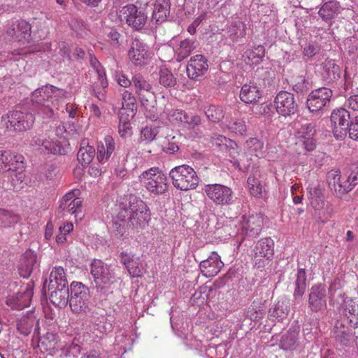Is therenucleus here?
<instances>
[{
  "label": "nucleus",
  "instance_id": "obj_15",
  "mask_svg": "<svg viewBox=\"0 0 358 358\" xmlns=\"http://www.w3.org/2000/svg\"><path fill=\"white\" fill-rule=\"evenodd\" d=\"M6 34L13 40L28 43L31 41V25L23 20H18L8 23Z\"/></svg>",
  "mask_w": 358,
  "mask_h": 358
},
{
  "label": "nucleus",
  "instance_id": "obj_61",
  "mask_svg": "<svg viewBox=\"0 0 358 358\" xmlns=\"http://www.w3.org/2000/svg\"><path fill=\"white\" fill-rule=\"evenodd\" d=\"M118 131L121 137L126 138L131 136V127L129 121H122V116L120 119V124L118 127Z\"/></svg>",
  "mask_w": 358,
  "mask_h": 358
},
{
  "label": "nucleus",
  "instance_id": "obj_2",
  "mask_svg": "<svg viewBox=\"0 0 358 358\" xmlns=\"http://www.w3.org/2000/svg\"><path fill=\"white\" fill-rule=\"evenodd\" d=\"M91 274L96 296L101 300L106 299L112 293V287L117 282L114 270L101 260L94 259L91 264Z\"/></svg>",
  "mask_w": 358,
  "mask_h": 358
},
{
  "label": "nucleus",
  "instance_id": "obj_62",
  "mask_svg": "<svg viewBox=\"0 0 358 358\" xmlns=\"http://www.w3.org/2000/svg\"><path fill=\"white\" fill-rule=\"evenodd\" d=\"M157 132L155 129L146 127L141 131V138L146 142L152 141L156 136Z\"/></svg>",
  "mask_w": 358,
  "mask_h": 358
},
{
  "label": "nucleus",
  "instance_id": "obj_55",
  "mask_svg": "<svg viewBox=\"0 0 358 358\" xmlns=\"http://www.w3.org/2000/svg\"><path fill=\"white\" fill-rule=\"evenodd\" d=\"M315 212L317 220L325 223L332 217L333 207L331 205H328L326 207L324 206L321 210H315Z\"/></svg>",
  "mask_w": 358,
  "mask_h": 358
},
{
  "label": "nucleus",
  "instance_id": "obj_26",
  "mask_svg": "<svg viewBox=\"0 0 358 358\" xmlns=\"http://www.w3.org/2000/svg\"><path fill=\"white\" fill-rule=\"evenodd\" d=\"M32 296L33 291L27 285L22 292L8 297L6 304L13 309L21 310L30 305Z\"/></svg>",
  "mask_w": 358,
  "mask_h": 358
},
{
  "label": "nucleus",
  "instance_id": "obj_5",
  "mask_svg": "<svg viewBox=\"0 0 358 358\" xmlns=\"http://www.w3.org/2000/svg\"><path fill=\"white\" fill-rule=\"evenodd\" d=\"M173 186L182 191L195 189L199 182V178L190 166L183 164L173 168L169 172Z\"/></svg>",
  "mask_w": 358,
  "mask_h": 358
},
{
  "label": "nucleus",
  "instance_id": "obj_18",
  "mask_svg": "<svg viewBox=\"0 0 358 358\" xmlns=\"http://www.w3.org/2000/svg\"><path fill=\"white\" fill-rule=\"evenodd\" d=\"M208 70V59L202 55L192 57L188 61L186 71L191 80H197L204 76Z\"/></svg>",
  "mask_w": 358,
  "mask_h": 358
},
{
  "label": "nucleus",
  "instance_id": "obj_42",
  "mask_svg": "<svg viewBox=\"0 0 358 358\" xmlns=\"http://www.w3.org/2000/svg\"><path fill=\"white\" fill-rule=\"evenodd\" d=\"M265 49L263 45L255 46L252 49L245 52L243 55L244 61L247 64L254 65L260 62L264 57Z\"/></svg>",
  "mask_w": 358,
  "mask_h": 358
},
{
  "label": "nucleus",
  "instance_id": "obj_11",
  "mask_svg": "<svg viewBox=\"0 0 358 358\" xmlns=\"http://www.w3.org/2000/svg\"><path fill=\"white\" fill-rule=\"evenodd\" d=\"M333 92L328 87H320L313 90L308 96L306 105L310 113H320L329 104Z\"/></svg>",
  "mask_w": 358,
  "mask_h": 358
},
{
  "label": "nucleus",
  "instance_id": "obj_31",
  "mask_svg": "<svg viewBox=\"0 0 358 358\" xmlns=\"http://www.w3.org/2000/svg\"><path fill=\"white\" fill-rule=\"evenodd\" d=\"M255 258L263 257L266 260L273 258L274 255V241L271 238L260 239L253 249Z\"/></svg>",
  "mask_w": 358,
  "mask_h": 358
},
{
  "label": "nucleus",
  "instance_id": "obj_58",
  "mask_svg": "<svg viewBox=\"0 0 358 358\" xmlns=\"http://www.w3.org/2000/svg\"><path fill=\"white\" fill-rule=\"evenodd\" d=\"M185 119L182 121V125L188 129H194L201 122V117L192 113H185Z\"/></svg>",
  "mask_w": 358,
  "mask_h": 358
},
{
  "label": "nucleus",
  "instance_id": "obj_27",
  "mask_svg": "<svg viewBox=\"0 0 358 358\" xmlns=\"http://www.w3.org/2000/svg\"><path fill=\"white\" fill-rule=\"evenodd\" d=\"M324 187L319 182H313L307 188L308 198L314 210H321L324 203Z\"/></svg>",
  "mask_w": 358,
  "mask_h": 358
},
{
  "label": "nucleus",
  "instance_id": "obj_44",
  "mask_svg": "<svg viewBox=\"0 0 358 358\" xmlns=\"http://www.w3.org/2000/svg\"><path fill=\"white\" fill-rule=\"evenodd\" d=\"M294 298H301L306 288V274L304 268H299L297 271L296 279L294 282Z\"/></svg>",
  "mask_w": 358,
  "mask_h": 358
},
{
  "label": "nucleus",
  "instance_id": "obj_52",
  "mask_svg": "<svg viewBox=\"0 0 358 358\" xmlns=\"http://www.w3.org/2000/svg\"><path fill=\"white\" fill-rule=\"evenodd\" d=\"M159 83L165 87H171L176 84V80L173 77L171 71L166 68L159 70Z\"/></svg>",
  "mask_w": 358,
  "mask_h": 358
},
{
  "label": "nucleus",
  "instance_id": "obj_6",
  "mask_svg": "<svg viewBox=\"0 0 358 358\" xmlns=\"http://www.w3.org/2000/svg\"><path fill=\"white\" fill-rule=\"evenodd\" d=\"M142 185L151 194H163L168 189L167 177L159 168L152 167L139 176Z\"/></svg>",
  "mask_w": 358,
  "mask_h": 358
},
{
  "label": "nucleus",
  "instance_id": "obj_46",
  "mask_svg": "<svg viewBox=\"0 0 358 358\" xmlns=\"http://www.w3.org/2000/svg\"><path fill=\"white\" fill-rule=\"evenodd\" d=\"M289 310L283 302H278L274 307L271 308L268 311V316L272 320L280 321L288 315Z\"/></svg>",
  "mask_w": 358,
  "mask_h": 358
},
{
  "label": "nucleus",
  "instance_id": "obj_39",
  "mask_svg": "<svg viewBox=\"0 0 358 358\" xmlns=\"http://www.w3.org/2000/svg\"><path fill=\"white\" fill-rule=\"evenodd\" d=\"M38 320L36 319L32 313L22 316L17 322V329L21 334L29 335L33 328L36 327L35 330L38 329Z\"/></svg>",
  "mask_w": 358,
  "mask_h": 358
},
{
  "label": "nucleus",
  "instance_id": "obj_28",
  "mask_svg": "<svg viewBox=\"0 0 358 358\" xmlns=\"http://www.w3.org/2000/svg\"><path fill=\"white\" fill-rule=\"evenodd\" d=\"M38 267L36 255L31 250L26 251L22 255L19 265L21 276L28 278L31 273Z\"/></svg>",
  "mask_w": 358,
  "mask_h": 358
},
{
  "label": "nucleus",
  "instance_id": "obj_19",
  "mask_svg": "<svg viewBox=\"0 0 358 358\" xmlns=\"http://www.w3.org/2000/svg\"><path fill=\"white\" fill-rule=\"evenodd\" d=\"M128 56L131 63L136 66H142L148 62L150 55L148 48L138 39L132 41L128 51Z\"/></svg>",
  "mask_w": 358,
  "mask_h": 358
},
{
  "label": "nucleus",
  "instance_id": "obj_48",
  "mask_svg": "<svg viewBox=\"0 0 358 358\" xmlns=\"http://www.w3.org/2000/svg\"><path fill=\"white\" fill-rule=\"evenodd\" d=\"M210 141L213 146H215L222 151L227 150L229 146L232 147V145L235 144L229 138L218 134H213L210 136Z\"/></svg>",
  "mask_w": 358,
  "mask_h": 358
},
{
  "label": "nucleus",
  "instance_id": "obj_8",
  "mask_svg": "<svg viewBox=\"0 0 358 358\" xmlns=\"http://www.w3.org/2000/svg\"><path fill=\"white\" fill-rule=\"evenodd\" d=\"M118 17L122 22H125L136 31L142 29L148 21V15L145 9L134 4L123 6L119 11Z\"/></svg>",
  "mask_w": 358,
  "mask_h": 358
},
{
  "label": "nucleus",
  "instance_id": "obj_35",
  "mask_svg": "<svg viewBox=\"0 0 358 358\" xmlns=\"http://www.w3.org/2000/svg\"><path fill=\"white\" fill-rule=\"evenodd\" d=\"M196 48L194 39L186 38L180 41L173 48L174 57L177 62H180L187 58Z\"/></svg>",
  "mask_w": 358,
  "mask_h": 358
},
{
  "label": "nucleus",
  "instance_id": "obj_64",
  "mask_svg": "<svg viewBox=\"0 0 358 358\" xmlns=\"http://www.w3.org/2000/svg\"><path fill=\"white\" fill-rule=\"evenodd\" d=\"M349 127H340L338 126L333 127V132L335 138L338 140L343 139L348 131Z\"/></svg>",
  "mask_w": 358,
  "mask_h": 358
},
{
  "label": "nucleus",
  "instance_id": "obj_36",
  "mask_svg": "<svg viewBox=\"0 0 358 358\" xmlns=\"http://www.w3.org/2000/svg\"><path fill=\"white\" fill-rule=\"evenodd\" d=\"M343 305L350 326L358 328V299L346 297Z\"/></svg>",
  "mask_w": 358,
  "mask_h": 358
},
{
  "label": "nucleus",
  "instance_id": "obj_10",
  "mask_svg": "<svg viewBox=\"0 0 358 358\" xmlns=\"http://www.w3.org/2000/svg\"><path fill=\"white\" fill-rule=\"evenodd\" d=\"M24 157L21 155H15L10 151H0V162L1 172H9L13 180V176L22 181L24 165Z\"/></svg>",
  "mask_w": 358,
  "mask_h": 358
},
{
  "label": "nucleus",
  "instance_id": "obj_50",
  "mask_svg": "<svg viewBox=\"0 0 358 358\" xmlns=\"http://www.w3.org/2000/svg\"><path fill=\"white\" fill-rule=\"evenodd\" d=\"M207 118L212 122H219L224 116V112L222 107L210 106L205 110Z\"/></svg>",
  "mask_w": 358,
  "mask_h": 358
},
{
  "label": "nucleus",
  "instance_id": "obj_60",
  "mask_svg": "<svg viewBox=\"0 0 358 358\" xmlns=\"http://www.w3.org/2000/svg\"><path fill=\"white\" fill-rule=\"evenodd\" d=\"M320 51V46L317 44H308L303 49V55L308 59L313 57Z\"/></svg>",
  "mask_w": 358,
  "mask_h": 358
},
{
  "label": "nucleus",
  "instance_id": "obj_21",
  "mask_svg": "<svg viewBox=\"0 0 358 358\" xmlns=\"http://www.w3.org/2000/svg\"><path fill=\"white\" fill-rule=\"evenodd\" d=\"M315 128L313 123L306 122L297 128L296 135L302 146L308 151L315 148Z\"/></svg>",
  "mask_w": 358,
  "mask_h": 358
},
{
  "label": "nucleus",
  "instance_id": "obj_12",
  "mask_svg": "<svg viewBox=\"0 0 358 358\" xmlns=\"http://www.w3.org/2000/svg\"><path fill=\"white\" fill-rule=\"evenodd\" d=\"M264 218L262 214L243 215L241 222L240 234L245 238L257 237L263 228Z\"/></svg>",
  "mask_w": 358,
  "mask_h": 358
},
{
  "label": "nucleus",
  "instance_id": "obj_1",
  "mask_svg": "<svg viewBox=\"0 0 358 358\" xmlns=\"http://www.w3.org/2000/svg\"><path fill=\"white\" fill-rule=\"evenodd\" d=\"M113 229L117 237L123 236L129 229H144L150 220V210L146 203L135 196L120 202L116 207Z\"/></svg>",
  "mask_w": 358,
  "mask_h": 358
},
{
  "label": "nucleus",
  "instance_id": "obj_43",
  "mask_svg": "<svg viewBox=\"0 0 358 358\" xmlns=\"http://www.w3.org/2000/svg\"><path fill=\"white\" fill-rule=\"evenodd\" d=\"M246 34V24L240 21H234L227 29V35L233 42H238Z\"/></svg>",
  "mask_w": 358,
  "mask_h": 358
},
{
  "label": "nucleus",
  "instance_id": "obj_14",
  "mask_svg": "<svg viewBox=\"0 0 358 358\" xmlns=\"http://www.w3.org/2000/svg\"><path fill=\"white\" fill-rule=\"evenodd\" d=\"M274 105L277 113L283 116L294 115L298 110V104L294 94L287 91H280L278 93Z\"/></svg>",
  "mask_w": 358,
  "mask_h": 358
},
{
  "label": "nucleus",
  "instance_id": "obj_63",
  "mask_svg": "<svg viewBox=\"0 0 358 358\" xmlns=\"http://www.w3.org/2000/svg\"><path fill=\"white\" fill-rule=\"evenodd\" d=\"M345 106L352 112H358V94L349 96L345 101Z\"/></svg>",
  "mask_w": 358,
  "mask_h": 358
},
{
  "label": "nucleus",
  "instance_id": "obj_49",
  "mask_svg": "<svg viewBox=\"0 0 358 358\" xmlns=\"http://www.w3.org/2000/svg\"><path fill=\"white\" fill-rule=\"evenodd\" d=\"M229 131L234 134L242 136L246 132V125L243 120L231 119L227 124Z\"/></svg>",
  "mask_w": 358,
  "mask_h": 358
},
{
  "label": "nucleus",
  "instance_id": "obj_51",
  "mask_svg": "<svg viewBox=\"0 0 358 358\" xmlns=\"http://www.w3.org/2000/svg\"><path fill=\"white\" fill-rule=\"evenodd\" d=\"M122 109L128 110L132 113V116L134 115V110L136 109V98L133 94L124 90L122 92Z\"/></svg>",
  "mask_w": 358,
  "mask_h": 358
},
{
  "label": "nucleus",
  "instance_id": "obj_53",
  "mask_svg": "<svg viewBox=\"0 0 358 358\" xmlns=\"http://www.w3.org/2000/svg\"><path fill=\"white\" fill-rule=\"evenodd\" d=\"M292 87L296 93H304L309 90L310 85L304 76H299L292 80Z\"/></svg>",
  "mask_w": 358,
  "mask_h": 358
},
{
  "label": "nucleus",
  "instance_id": "obj_24",
  "mask_svg": "<svg viewBox=\"0 0 358 358\" xmlns=\"http://www.w3.org/2000/svg\"><path fill=\"white\" fill-rule=\"evenodd\" d=\"M224 266L220 257L215 252H213L205 260L200 262L199 267L201 273L207 278L216 275Z\"/></svg>",
  "mask_w": 358,
  "mask_h": 358
},
{
  "label": "nucleus",
  "instance_id": "obj_59",
  "mask_svg": "<svg viewBox=\"0 0 358 358\" xmlns=\"http://www.w3.org/2000/svg\"><path fill=\"white\" fill-rule=\"evenodd\" d=\"M296 341L295 333H287L282 336L280 345L282 349L289 350L292 348Z\"/></svg>",
  "mask_w": 358,
  "mask_h": 358
},
{
  "label": "nucleus",
  "instance_id": "obj_33",
  "mask_svg": "<svg viewBox=\"0 0 358 358\" xmlns=\"http://www.w3.org/2000/svg\"><path fill=\"white\" fill-rule=\"evenodd\" d=\"M322 77L328 83L336 82L341 75L340 66L333 59H326L323 64Z\"/></svg>",
  "mask_w": 358,
  "mask_h": 358
},
{
  "label": "nucleus",
  "instance_id": "obj_3",
  "mask_svg": "<svg viewBox=\"0 0 358 358\" xmlns=\"http://www.w3.org/2000/svg\"><path fill=\"white\" fill-rule=\"evenodd\" d=\"M55 90L52 85H46L34 91L29 108L43 119L52 117L54 115L52 98Z\"/></svg>",
  "mask_w": 358,
  "mask_h": 358
},
{
  "label": "nucleus",
  "instance_id": "obj_47",
  "mask_svg": "<svg viewBox=\"0 0 358 358\" xmlns=\"http://www.w3.org/2000/svg\"><path fill=\"white\" fill-rule=\"evenodd\" d=\"M19 221V217L13 213L0 208V227H11Z\"/></svg>",
  "mask_w": 358,
  "mask_h": 358
},
{
  "label": "nucleus",
  "instance_id": "obj_34",
  "mask_svg": "<svg viewBox=\"0 0 358 358\" xmlns=\"http://www.w3.org/2000/svg\"><path fill=\"white\" fill-rule=\"evenodd\" d=\"M48 287V289L69 287L66 275L63 267L55 266L52 268L50 274Z\"/></svg>",
  "mask_w": 358,
  "mask_h": 358
},
{
  "label": "nucleus",
  "instance_id": "obj_41",
  "mask_svg": "<svg viewBox=\"0 0 358 358\" xmlns=\"http://www.w3.org/2000/svg\"><path fill=\"white\" fill-rule=\"evenodd\" d=\"M350 112L345 108L334 109L331 115V122L334 127H350Z\"/></svg>",
  "mask_w": 358,
  "mask_h": 358
},
{
  "label": "nucleus",
  "instance_id": "obj_17",
  "mask_svg": "<svg viewBox=\"0 0 358 358\" xmlns=\"http://www.w3.org/2000/svg\"><path fill=\"white\" fill-rule=\"evenodd\" d=\"M327 178L329 188L337 196H342L352 190V185L348 183L347 177H341L339 171H330Z\"/></svg>",
  "mask_w": 358,
  "mask_h": 358
},
{
  "label": "nucleus",
  "instance_id": "obj_45",
  "mask_svg": "<svg viewBox=\"0 0 358 358\" xmlns=\"http://www.w3.org/2000/svg\"><path fill=\"white\" fill-rule=\"evenodd\" d=\"M263 143L257 138H251L246 141L245 148L250 155H255L257 157L262 156Z\"/></svg>",
  "mask_w": 358,
  "mask_h": 358
},
{
  "label": "nucleus",
  "instance_id": "obj_22",
  "mask_svg": "<svg viewBox=\"0 0 358 358\" xmlns=\"http://www.w3.org/2000/svg\"><path fill=\"white\" fill-rule=\"evenodd\" d=\"M30 145L41 152L47 154L62 155L64 151L59 143L48 140L41 135L33 136L30 141Z\"/></svg>",
  "mask_w": 358,
  "mask_h": 358
},
{
  "label": "nucleus",
  "instance_id": "obj_4",
  "mask_svg": "<svg viewBox=\"0 0 358 358\" xmlns=\"http://www.w3.org/2000/svg\"><path fill=\"white\" fill-rule=\"evenodd\" d=\"M27 107L24 104L10 112L6 116H3L1 124L9 131H24L29 129L35 119L34 115L27 111Z\"/></svg>",
  "mask_w": 358,
  "mask_h": 358
},
{
  "label": "nucleus",
  "instance_id": "obj_37",
  "mask_svg": "<svg viewBox=\"0 0 358 358\" xmlns=\"http://www.w3.org/2000/svg\"><path fill=\"white\" fill-rule=\"evenodd\" d=\"M341 6L338 1H329L324 3L318 11L319 16L325 22H331L340 13Z\"/></svg>",
  "mask_w": 358,
  "mask_h": 358
},
{
  "label": "nucleus",
  "instance_id": "obj_40",
  "mask_svg": "<svg viewBox=\"0 0 358 358\" xmlns=\"http://www.w3.org/2000/svg\"><path fill=\"white\" fill-rule=\"evenodd\" d=\"M95 149L93 146L89 145L88 142L83 141L80 148L78 152L77 158L83 166L89 165L95 156Z\"/></svg>",
  "mask_w": 358,
  "mask_h": 358
},
{
  "label": "nucleus",
  "instance_id": "obj_20",
  "mask_svg": "<svg viewBox=\"0 0 358 358\" xmlns=\"http://www.w3.org/2000/svg\"><path fill=\"white\" fill-rule=\"evenodd\" d=\"M132 85L135 88L136 93L138 95L141 104L148 107L150 106V100L153 98L151 85L140 74L134 75L132 77Z\"/></svg>",
  "mask_w": 358,
  "mask_h": 358
},
{
  "label": "nucleus",
  "instance_id": "obj_25",
  "mask_svg": "<svg viewBox=\"0 0 358 358\" xmlns=\"http://www.w3.org/2000/svg\"><path fill=\"white\" fill-rule=\"evenodd\" d=\"M78 189H74L66 193L60 201L59 206V209L72 214H76V217L77 213H79L82 207V200L80 198L78 197Z\"/></svg>",
  "mask_w": 358,
  "mask_h": 358
},
{
  "label": "nucleus",
  "instance_id": "obj_30",
  "mask_svg": "<svg viewBox=\"0 0 358 358\" xmlns=\"http://www.w3.org/2000/svg\"><path fill=\"white\" fill-rule=\"evenodd\" d=\"M115 142L111 136H106L103 142H100L97 146L96 159L100 163H105L111 157L115 150Z\"/></svg>",
  "mask_w": 358,
  "mask_h": 358
},
{
  "label": "nucleus",
  "instance_id": "obj_54",
  "mask_svg": "<svg viewBox=\"0 0 358 358\" xmlns=\"http://www.w3.org/2000/svg\"><path fill=\"white\" fill-rule=\"evenodd\" d=\"M72 223H66L59 227V234L56 236V241L58 244H63L66 241V236L73 231Z\"/></svg>",
  "mask_w": 358,
  "mask_h": 358
},
{
  "label": "nucleus",
  "instance_id": "obj_9",
  "mask_svg": "<svg viewBox=\"0 0 358 358\" xmlns=\"http://www.w3.org/2000/svg\"><path fill=\"white\" fill-rule=\"evenodd\" d=\"M203 191L208 198L217 206H231L236 200L232 189L224 185L208 184L205 185Z\"/></svg>",
  "mask_w": 358,
  "mask_h": 358
},
{
  "label": "nucleus",
  "instance_id": "obj_13",
  "mask_svg": "<svg viewBox=\"0 0 358 358\" xmlns=\"http://www.w3.org/2000/svg\"><path fill=\"white\" fill-rule=\"evenodd\" d=\"M266 180L259 168L252 169L247 179L249 194L257 199H264L268 193Z\"/></svg>",
  "mask_w": 358,
  "mask_h": 358
},
{
  "label": "nucleus",
  "instance_id": "obj_56",
  "mask_svg": "<svg viewBox=\"0 0 358 358\" xmlns=\"http://www.w3.org/2000/svg\"><path fill=\"white\" fill-rule=\"evenodd\" d=\"M167 115L169 121L179 124L185 119V112L181 109L167 110Z\"/></svg>",
  "mask_w": 358,
  "mask_h": 358
},
{
  "label": "nucleus",
  "instance_id": "obj_29",
  "mask_svg": "<svg viewBox=\"0 0 358 358\" xmlns=\"http://www.w3.org/2000/svg\"><path fill=\"white\" fill-rule=\"evenodd\" d=\"M170 8V0H155L151 17L152 22L160 24L165 22L169 15Z\"/></svg>",
  "mask_w": 358,
  "mask_h": 358
},
{
  "label": "nucleus",
  "instance_id": "obj_23",
  "mask_svg": "<svg viewBox=\"0 0 358 358\" xmlns=\"http://www.w3.org/2000/svg\"><path fill=\"white\" fill-rule=\"evenodd\" d=\"M120 262L124 265L131 277L138 278L143 274V268L140 257L134 254L124 251L120 253Z\"/></svg>",
  "mask_w": 358,
  "mask_h": 358
},
{
  "label": "nucleus",
  "instance_id": "obj_38",
  "mask_svg": "<svg viewBox=\"0 0 358 358\" xmlns=\"http://www.w3.org/2000/svg\"><path fill=\"white\" fill-rule=\"evenodd\" d=\"M50 300L52 304L58 307H64L69 300V288L58 287V289H48Z\"/></svg>",
  "mask_w": 358,
  "mask_h": 358
},
{
  "label": "nucleus",
  "instance_id": "obj_16",
  "mask_svg": "<svg viewBox=\"0 0 358 358\" xmlns=\"http://www.w3.org/2000/svg\"><path fill=\"white\" fill-rule=\"evenodd\" d=\"M327 293L324 285H315L310 290L308 308L312 312L322 313L327 308Z\"/></svg>",
  "mask_w": 358,
  "mask_h": 358
},
{
  "label": "nucleus",
  "instance_id": "obj_32",
  "mask_svg": "<svg viewBox=\"0 0 358 358\" xmlns=\"http://www.w3.org/2000/svg\"><path fill=\"white\" fill-rule=\"evenodd\" d=\"M240 99L245 103H255L262 96L259 87L252 83L244 84L240 91Z\"/></svg>",
  "mask_w": 358,
  "mask_h": 358
},
{
  "label": "nucleus",
  "instance_id": "obj_57",
  "mask_svg": "<svg viewBox=\"0 0 358 358\" xmlns=\"http://www.w3.org/2000/svg\"><path fill=\"white\" fill-rule=\"evenodd\" d=\"M163 150L166 153L174 154L179 150V147L176 141V137L171 135H167L166 141L164 143Z\"/></svg>",
  "mask_w": 358,
  "mask_h": 358
},
{
  "label": "nucleus",
  "instance_id": "obj_7",
  "mask_svg": "<svg viewBox=\"0 0 358 358\" xmlns=\"http://www.w3.org/2000/svg\"><path fill=\"white\" fill-rule=\"evenodd\" d=\"M69 306L73 313H85L90 309V293L88 287L80 282L73 281L70 285Z\"/></svg>",
  "mask_w": 358,
  "mask_h": 358
}]
</instances>
